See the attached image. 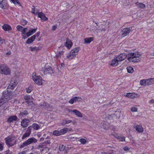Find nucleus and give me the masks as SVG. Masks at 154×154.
Wrapping results in <instances>:
<instances>
[{"mask_svg":"<svg viewBox=\"0 0 154 154\" xmlns=\"http://www.w3.org/2000/svg\"><path fill=\"white\" fill-rule=\"evenodd\" d=\"M14 5H18L19 6H21V4L19 2V0H10Z\"/></svg>","mask_w":154,"mask_h":154,"instance_id":"c9c22d12","label":"nucleus"},{"mask_svg":"<svg viewBox=\"0 0 154 154\" xmlns=\"http://www.w3.org/2000/svg\"><path fill=\"white\" fill-rule=\"evenodd\" d=\"M38 17L44 21H46L48 20V18L45 16L44 14L42 12L38 13Z\"/></svg>","mask_w":154,"mask_h":154,"instance_id":"2eb2a0df","label":"nucleus"},{"mask_svg":"<svg viewBox=\"0 0 154 154\" xmlns=\"http://www.w3.org/2000/svg\"><path fill=\"white\" fill-rule=\"evenodd\" d=\"M32 7L33 8H32V13L35 15H37V14L38 15V13H39V12H35V6H33Z\"/></svg>","mask_w":154,"mask_h":154,"instance_id":"37998d69","label":"nucleus"},{"mask_svg":"<svg viewBox=\"0 0 154 154\" xmlns=\"http://www.w3.org/2000/svg\"><path fill=\"white\" fill-rule=\"evenodd\" d=\"M116 137L120 141H124L125 140V137H122L121 135H116Z\"/></svg>","mask_w":154,"mask_h":154,"instance_id":"473e14b6","label":"nucleus"},{"mask_svg":"<svg viewBox=\"0 0 154 154\" xmlns=\"http://www.w3.org/2000/svg\"><path fill=\"white\" fill-rule=\"evenodd\" d=\"M29 122V120L28 119H24L21 121V125L23 128H26L28 126Z\"/></svg>","mask_w":154,"mask_h":154,"instance_id":"f8f14e48","label":"nucleus"},{"mask_svg":"<svg viewBox=\"0 0 154 154\" xmlns=\"http://www.w3.org/2000/svg\"><path fill=\"white\" fill-rule=\"evenodd\" d=\"M140 56V55L137 53H131L128 55V59L130 62H135L138 60L137 58H139Z\"/></svg>","mask_w":154,"mask_h":154,"instance_id":"39448f33","label":"nucleus"},{"mask_svg":"<svg viewBox=\"0 0 154 154\" xmlns=\"http://www.w3.org/2000/svg\"><path fill=\"white\" fill-rule=\"evenodd\" d=\"M44 144H42V143L37 146H36V149H40L43 148L44 147Z\"/></svg>","mask_w":154,"mask_h":154,"instance_id":"09e8293b","label":"nucleus"},{"mask_svg":"<svg viewBox=\"0 0 154 154\" xmlns=\"http://www.w3.org/2000/svg\"><path fill=\"white\" fill-rule=\"evenodd\" d=\"M30 135H29V134L25 133L22 137L21 138L22 140H24L26 138L29 137Z\"/></svg>","mask_w":154,"mask_h":154,"instance_id":"a18cd8bd","label":"nucleus"},{"mask_svg":"<svg viewBox=\"0 0 154 154\" xmlns=\"http://www.w3.org/2000/svg\"><path fill=\"white\" fill-rule=\"evenodd\" d=\"M37 141V140L34 137H30L23 142L22 144L20 145L19 147L21 149L29 145L30 144L36 143Z\"/></svg>","mask_w":154,"mask_h":154,"instance_id":"7ed1b4c3","label":"nucleus"},{"mask_svg":"<svg viewBox=\"0 0 154 154\" xmlns=\"http://www.w3.org/2000/svg\"><path fill=\"white\" fill-rule=\"evenodd\" d=\"M29 31L27 32V34L28 36H30L35 32L37 29V28L36 27V28L33 29L32 28H29Z\"/></svg>","mask_w":154,"mask_h":154,"instance_id":"aec40b11","label":"nucleus"},{"mask_svg":"<svg viewBox=\"0 0 154 154\" xmlns=\"http://www.w3.org/2000/svg\"><path fill=\"white\" fill-rule=\"evenodd\" d=\"M22 35L23 36L22 38L23 39H25L26 38H27L29 36L28 35L27 33H26V34H24L23 35Z\"/></svg>","mask_w":154,"mask_h":154,"instance_id":"864d4df0","label":"nucleus"},{"mask_svg":"<svg viewBox=\"0 0 154 154\" xmlns=\"http://www.w3.org/2000/svg\"><path fill=\"white\" fill-rule=\"evenodd\" d=\"M32 78L35 83L36 84L40 85L42 83V78L39 75L36 76L35 73H33Z\"/></svg>","mask_w":154,"mask_h":154,"instance_id":"6e6552de","label":"nucleus"},{"mask_svg":"<svg viewBox=\"0 0 154 154\" xmlns=\"http://www.w3.org/2000/svg\"><path fill=\"white\" fill-rule=\"evenodd\" d=\"M80 48L79 47L74 48L72 50L69 54V55L67 56V58L69 59H72L74 57H75L78 54V52L79 51Z\"/></svg>","mask_w":154,"mask_h":154,"instance_id":"0eeeda50","label":"nucleus"},{"mask_svg":"<svg viewBox=\"0 0 154 154\" xmlns=\"http://www.w3.org/2000/svg\"><path fill=\"white\" fill-rule=\"evenodd\" d=\"M6 144L9 146H12L16 143V140L15 137L11 136L6 137L5 139Z\"/></svg>","mask_w":154,"mask_h":154,"instance_id":"423d86ee","label":"nucleus"},{"mask_svg":"<svg viewBox=\"0 0 154 154\" xmlns=\"http://www.w3.org/2000/svg\"><path fill=\"white\" fill-rule=\"evenodd\" d=\"M68 128H64L60 130L61 135L67 133L68 131Z\"/></svg>","mask_w":154,"mask_h":154,"instance_id":"72a5a7b5","label":"nucleus"},{"mask_svg":"<svg viewBox=\"0 0 154 154\" xmlns=\"http://www.w3.org/2000/svg\"><path fill=\"white\" fill-rule=\"evenodd\" d=\"M32 129V127L30 126L27 128V130L25 133L30 135L31 134Z\"/></svg>","mask_w":154,"mask_h":154,"instance_id":"4c0bfd02","label":"nucleus"},{"mask_svg":"<svg viewBox=\"0 0 154 154\" xmlns=\"http://www.w3.org/2000/svg\"><path fill=\"white\" fill-rule=\"evenodd\" d=\"M64 45L67 47L68 49H69L72 47V43L70 39L67 38H66V42L64 44Z\"/></svg>","mask_w":154,"mask_h":154,"instance_id":"4468645a","label":"nucleus"},{"mask_svg":"<svg viewBox=\"0 0 154 154\" xmlns=\"http://www.w3.org/2000/svg\"><path fill=\"white\" fill-rule=\"evenodd\" d=\"M53 134L56 136L61 135V134L60 130V131L55 130L53 131Z\"/></svg>","mask_w":154,"mask_h":154,"instance_id":"2f4dec72","label":"nucleus"},{"mask_svg":"<svg viewBox=\"0 0 154 154\" xmlns=\"http://www.w3.org/2000/svg\"><path fill=\"white\" fill-rule=\"evenodd\" d=\"M27 29V28H23V29L22 31H21L20 32H21L22 33V35L23 34H26V31Z\"/></svg>","mask_w":154,"mask_h":154,"instance_id":"8fccbe9b","label":"nucleus"},{"mask_svg":"<svg viewBox=\"0 0 154 154\" xmlns=\"http://www.w3.org/2000/svg\"><path fill=\"white\" fill-rule=\"evenodd\" d=\"M39 105L41 106H43V107H45L46 108H48L49 106V105L47 103L43 102L40 103L39 104Z\"/></svg>","mask_w":154,"mask_h":154,"instance_id":"cd10ccee","label":"nucleus"},{"mask_svg":"<svg viewBox=\"0 0 154 154\" xmlns=\"http://www.w3.org/2000/svg\"><path fill=\"white\" fill-rule=\"evenodd\" d=\"M66 123H65V120H64L63 122H62L61 125L63 126H65L66 125Z\"/></svg>","mask_w":154,"mask_h":154,"instance_id":"0e129e2a","label":"nucleus"},{"mask_svg":"<svg viewBox=\"0 0 154 154\" xmlns=\"http://www.w3.org/2000/svg\"><path fill=\"white\" fill-rule=\"evenodd\" d=\"M31 126L32 127V128H33V129L35 130H38L40 128L39 125L38 124L35 123H33L32 125Z\"/></svg>","mask_w":154,"mask_h":154,"instance_id":"c85d7f7f","label":"nucleus"},{"mask_svg":"<svg viewBox=\"0 0 154 154\" xmlns=\"http://www.w3.org/2000/svg\"><path fill=\"white\" fill-rule=\"evenodd\" d=\"M5 41V40L2 38L0 37V45H1Z\"/></svg>","mask_w":154,"mask_h":154,"instance_id":"4d7b16f0","label":"nucleus"},{"mask_svg":"<svg viewBox=\"0 0 154 154\" xmlns=\"http://www.w3.org/2000/svg\"><path fill=\"white\" fill-rule=\"evenodd\" d=\"M28 114V111L26 110H22L20 112V113L18 114V116L19 117L21 118V116L24 117Z\"/></svg>","mask_w":154,"mask_h":154,"instance_id":"f3484780","label":"nucleus"},{"mask_svg":"<svg viewBox=\"0 0 154 154\" xmlns=\"http://www.w3.org/2000/svg\"><path fill=\"white\" fill-rule=\"evenodd\" d=\"M12 152L10 151L9 150H8L5 152V154H12Z\"/></svg>","mask_w":154,"mask_h":154,"instance_id":"13d9d810","label":"nucleus"},{"mask_svg":"<svg viewBox=\"0 0 154 154\" xmlns=\"http://www.w3.org/2000/svg\"><path fill=\"white\" fill-rule=\"evenodd\" d=\"M135 4L136 6H137L138 8H140L143 9L146 7L145 5L142 3L137 2H136Z\"/></svg>","mask_w":154,"mask_h":154,"instance_id":"412c9836","label":"nucleus"},{"mask_svg":"<svg viewBox=\"0 0 154 154\" xmlns=\"http://www.w3.org/2000/svg\"><path fill=\"white\" fill-rule=\"evenodd\" d=\"M26 92L27 93H30L33 90V87L31 86H29L28 88H26Z\"/></svg>","mask_w":154,"mask_h":154,"instance_id":"e433bc0d","label":"nucleus"},{"mask_svg":"<svg viewBox=\"0 0 154 154\" xmlns=\"http://www.w3.org/2000/svg\"><path fill=\"white\" fill-rule=\"evenodd\" d=\"M13 85H14V86L15 87L16 86V85L17 84V82L16 81H14L13 82Z\"/></svg>","mask_w":154,"mask_h":154,"instance_id":"e2e57ef3","label":"nucleus"},{"mask_svg":"<svg viewBox=\"0 0 154 154\" xmlns=\"http://www.w3.org/2000/svg\"><path fill=\"white\" fill-rule=\"evenodd\" d=\"M126 69L127 72L129 73H132L134 71L133 68L131 66H128Z\"/></svg>","mask_w":154,"mask_h":154,"instance_id":"f704fd0d","label":"nucleus"},{"mask_svg":"<svg viewBox=\"0 0 154 154\" xmlns=\"http://www.w3.org/2000/svg\"><path fill=\"white\" fill-rule=\"evenodd\" d=\"M147 85H152L154 83V78H150L146 79Z\"/></svg>","mask_w":154,"mask_h":154,"instance_id":"393cba45","label":"nucleus"},{"mask_svg":"<svg viewBox=\"0 0 154 154\" xmlns=\"http://www.w3.org/2000/svg\"><path fill=\"white\" fill-rule=\"evenodd\" d=\"M24 27L21 26L20 25H18L17 26V30L20 31H21L23 29Z\"/></svg>","mask_w":154,"mask_h":154,"instance_id":"3c124183","label":"nucleus"},{"mask_svg":"<svg viewBox=\"0 0 154 154\" xmlns=\"http://www.w3.org/2000/svg\"><path fill=\"white\" fill-rule=\"evenodd\" d=\"M45 139V138L42 137L40 138L39 141L40 142H42L44 140V139Z\"/></svg>","mask_w":154,"mask_h":154,"instance_id":"69168bd1","label":"nucleus"},{"mask_svg":"<svg viewBox=\"0 0 154 154\" xmlns=\"http://www.w3.org/2000/svg\"><path fill=\"white\" fill-rule=\"evenodd\" d=\"M79 141H80L83 144H85L88 142L87 138H86V139L84 138L80 139Z\"/></svg>","mask_w":154,"mask_h":154,"instance_id":"7c9ffc66","label":"nucleus"},{"mask_svg":"<svg viewBox=\"0 0 154 154\" xmlns=\"http://www.w3.org/2000/svg\"><path fill=\"white\" fill-rule=\"evenodd\" d=\"M5 2V0L0 1V8L3 9H5V7H4V5L3 4Z\"/></svg>","mask_w":154,"mask_h":154,"instance_id":"a19ab883","label":"nucleus"},{"mask_svg":"<svg viewBox=\"0 0 154 154\" xmlns=\"http://www.w3.org/2000/svg\"><path fill=\"white\" fill-rule=\"evenodd\" d=\"M0 73L6 75H9L11 73V69L6 64H0Z\"/></svg>","mask_w":154,"mask_h":154,"instance_id":"20e7f679","label":"nucleus"},{"mask_svg":"<svg viewBox=\"0 0 154 154\" xmlns=\"http://www.w3.org/2000/svg\"><path fill=\"white\" fill-rule=\"evenodd\" d=\"M116 57L120 63L121 61L124 60L126 58L127 55L125 53H122Z\"/></svg>","mask_w":154,"mask_h":154,"instance_id":"9d476101","label":"nucleus"},{"mask_svg":"<svg viewBox=\"0 0 154 154\" xmlns=\"http://www.w3.org/2000/svg\"><path fill=\"white\" fill-rule=\"evenodd\" d=\"M54 71L52 69V67L51 66H49L48 67H45L44 70V73L45 74H49L51 75L52 74L54 73Z\"/></svg>","mask_w":154,"mask_h":154,"instance_id":"1a4fd4ad","label":"nucleus"},{"mask_svg":"<svg viewBox=\"0 0 154 154\" xmlns=\"http://www.w3.org/2000/svg\"><path fill=\"white\" fill-rule=\"evenodd\" d=\"M63 52H64L63 51H59L58 53L56 55V58L57 59L58 58H60L61 57L62 54H63Z\"/></svg>","mask_w":154,"mask_h":154,"instance_id":"58836bf2","label":"nucleus"},{"mask_svg":"<svg viewBox=\"0 0 154 154\" xmlns=\"http://www.w3.org/2000/svg\"><path fill=\"white\" fill-rule=\"evenodd\" d=\"M57 25H55L54 26H53L52 27V29L53 31H54L56 30V28H57Z\"/></svg>","mask_w":154,"mask_h":154,"instance_id":"680f3d73","label":"nucleus"},{"mask_svg":"<svg viewBox=\"0 0 154 154\" xmlns=\"http://www.w3.org/2000/svg\"><path fill=\"white\" fill-rule=\"evenodd\" d=\"M40 34V32L39 31L37 32L35 35H33V36H35V39L36 37H38L39 36Z\"/></svg>","mask_w":154,"mask_h":154,"instance_id":"5fc2aeb1","label":"nucleus"},{"mask_svg":"<svg viewBox=\"0 0 154 154\" xmlns=\"http://www.w3.org/2000/svg\"><path fill=\"white\" fill-rule=\"evenodd\" d=\"M20 22L21 24L23 26H25L27 23V21L24 20H22Z\"/></svg>","mask_w":154,"mask_h":154,"instance_id":"49530a36","label":"nucleus"},{"mask_svg":"<svg viewBox=\"0 0 154 154\" xmlns=\"http://www.w3.org/2000/svg\"><path fill=\"white\" fill-rule=\"evenodd\" d=\"M65 123H66V124H69L72 122V120H66V119H65Z\"/></svg>","mask_w":154,"mask_h":154,"instance_id":"052dcab7","label":"nucleus"},{"mask_svg":"<svg viewBox=\"0 0 154 154\" xmlns=\"http://www.w3.org/2000/svg\"><path fill=\"white\" fill-rule=\"evenodd\" d=\"M8 93V91H5L2 93V95L0 99V107L12 97L11 92Z\"/></svg>","mask_w":154,"mask_h":154,"instance_id":"f257e3e1","label":"nucleus"},{"mask_svg":"<svg viewBox=\"0 0 154 154\" xmlns=\"http://www.w3.org/2000/svg\"><path fill=\"white\" fill-rule=\"evenodd\" d=\"M69 112H72L73 113H75V114L78 117H79L82 118L83 116L82 114V113L80 112L79 111L77 110L76 109H74L73 110H70Z\"/></svg>","mask_w":154,"mask_h":154,"instance_id":"a211bd4d","label":"nucleus"},{"mask_svg":"<svg viewBox=\"0 0 154 154\" xmlns=\"http://www.w3.org/2000/svg\"><path fill=\"white\" fill-rule=\"evenodd\" d=\"M29 48L31 51H35V50L38 51L39 50V48L37 47L36 46H35L34 47H29Z\"/></svg>","mask_w":154,"mask_h":154,"instance_id":"79ce46f5","label":"nucleus"},{"mask_svg":"<svg viewBox=\"0 0 154 154\" xmlns=\"http://www.w3.org/2000/svg\"><path fill=\"white\" fill-rule=\"evenodd\" d=\"M35 39V36H32L27 39L26 42V43L27 44L32 43Z\"/></svg>","mask_w":154,"mask_h":154,"instance_id":"5701e85b","label":"nucleus"},{"mask_svg":"<svg viewBox=\"0 0 154 154\" xmlns=\"http://www.w3.org/2000/svg\"><path fill=\"white\" fill-rule=\"evenodd\" d=\"M94 40V38H86L84 39V42L87 44H89Z\"/></svg>","mask_w":154,"mask_h":154,"instance_id":"b1692460","label":"nucleus"},{"mask_svg":"<svg viewBox=\"0 0 154 154\" xmlns=\"http://www.w3.org/2000/svg\"><path fill=\"white\" fill-rule=\"evenodd\" d=\"M135 129L137 131L139 132H142L143 131V129L141 125H136L135 126Z\"/></svg>","mask_w":154,"mask_h":154,"instance_id":"a878e982","label":"nucleus"},{"mask_svg":"<svg viewBox=\"0 0 154 154\" xmlns=\"http://www.w3.org/2000/svg\"><path fill=\"white\" fill-rule=\"evenodd\" d=\"M42 144H46L47 145L51 143L50 140H48L46 141H45L44 142L42 143Z\"/></svg>","mask_w":154,"mask_h":154,"instance_id":"603ef678","label":"nucleus"},{"mask_svg":"<svg viewBox=\"0 0 154 154\" xmlns=\"http://www.w3.org/2000/svg\"><path fill=\"white\" fill-rule=\"evenodd\" d=\"M14 121L18 122L19 121V119L16 116H11L8 119L7 122L9 123H11Z\"/></svg>","mask_w":154,"mask_h":154,"instance_id":"9b49d317","label":"nucleus"},{"mask_svg":"<svg viewBox=\"0 0 154 154\" xmlns=\"http://www.w3.org/2000/svg\"><path fill=\"white\" fill-rule=\"evenodd\" d=\"M82 100V98L80 97H75L72 98L69 101V103L73 104L74 102H79Z\"/></svg>","mask_w":154,"mask_h":154,"instance_id":"ddd939ff","label":"nucleus"},{"mask_svg":"<svg viewBox=\"0 0 154 154\" xmlns=\"http://www.w3.org/2000/svg\"><path fill=\"white\" fill-rule=\"evenodd\" d=\"M26 152L25 151H23L19 152L18 154H25Z\"/></svg>","mask_w":154,"mask_h":154,"instance_id":"774afa93","label":"nucleus"},{"mask_svg":"<svg viewBox=\"0 0 154 154\" xmlns=\"http://www.w3.org/2000/svg\"><path fill=\"white\" fill-rule=\"evenodd\" d=\"M131 111L133 112H136L137 111V109L136 107H133L131 108Z\"/></svg>","mask_w":154,"mask_h":154,"instance_id":"6e6d98bb","label":"nucleus"},{"mask_svg":"<svg viewBox=\"0 0 154 154\" xmlns=\"http://www.w3.org/2000/svg\"><path fill=\"white\" fill-rule=\"evenodd\" d=\"M2 28L5 31H9L12 30V28L10 26L7 24H5L2 26Z\"/></svg>","mask_w":154,"mask_h":154,"instance_id":"dca6fc26","label":"nucleus"},{"mask_svg":"<svg viewBox=\"0 0 154 154\" xmlns=\"http://www.w3.org/2000/svg\"><path fill=\"white\" fill-rule=\"evenodd\" d=\"M134 95L132 93H127L126 96L127 97L132 98L134 97Z\"/></svg>","mask_w":154,"mask_h":154,"instance_id":"ea45409f","label":"nucleus"},{"mask_svg":"<svg viewBox=\"0 0 154 154\" xmlns=\"http://www.w3.org/2000/svg\"><path fill=\"white\" fill-rule=\"evenodd\" d=\"M15 88V87L14 86V85H13V82H11L10 85H9V86H8L7 90H6L5 91H8L9 93V92H11V95H12V91H9V89H11L12 90H13L14 89V88Z\"/></svg>","mask_w":154,"mask_h":154,"instance_id":"4be33fe9","label":"nucleus"},{"mask_svg":"<svg viewBox=\"0 0 154 154\" xmlns=\"http://www.w3.org/2000/svg\"><path fill=\"white\" fill-rule=\"evenodd\" d=\"M140 84L141 85L146 86L147 85L146 79H142L140 81Z\"/></svg>","mask_w":154,"mask_h":154,"instance_id":"c756f323","label":"nucleus"},{"mask_svg":"<svg viewBox=\"0 0 154 154\" xmlns=\"http://www.w3.org/2000/svg\"><path fill=\"white\" fill-rule=\"evenodd\" d=\"M123 149L125 151H129L130 149L127 146H126L123 148Z\"/></svg>","mask_w":154,"mask_h":154,"instance_id":"bf43d9fd","label":"nucleus"},{"mask_svg":"<svg viewBox=\"0 0 154 154\" xmlns=\"http://www.w3.org/2000/svg\"><path fill=\"white\" fill-rule=\"evenodd\" d=\"M119 62L116 57H114L113 60L112 61V63L111 65L112 66H117L119 64Z\"/></svg>","mask_w":154,"mask_h":154,"instance_id":"6ab92c4d","label":"nucleus"},{"mask_svg":"<svg viewBox=\"0 0 154 154\" xmlns=\"http://www.w3.org/2000/svg\"><path fill=\"white\" fill-rule=\"evenodd\" d=\"M134 26H130L129 27L125 28H122L119 30L118 33L119 35H120L122 37H123L128 35L129 33L132 31V28Z\"/></svg>","mask_w":154,"mask_h":154,"instance_id":"f03ea898","label":"nucleus"},{"mask_svg":"<svg viewBox=\"0 0 154 154\" xmlns=\"http://www.w3.org/2000/svg\"><path fill=\"white\" fill-rule=\"evenodd\" d=\"M3 149V146L0 143V151H2Z\"/></svg>","mask_w":154,"mask_h":154,"instance_id":"338daca9","label":"nucleus"},{"mask_svg":"<svg viewBox=\"0 0 154 154\" xmlns=\"http://www.w3.org/2000/svg\"><path fill=\"white\" fill-rule=\"evenodd\" d=\"M65 148V146L64 145L62 144H60L59 146V149L61 151H63Z\"/></svg>","mask_w":154,"mask_h":154,"instance_id":"de8ad7c7","label":"nucleus"},{"mask_svg":"<svg viewBox=\"0 0 154 154\" xmlns=\"http://www.w3.org/2000/svg\"><path fill=\"white\" fill-rule=\"evenodd\" d=\"M115 151L113 150H110L106 152H104L103 154H115Z\"/></svg>","mask_w":154,"mask_h":154,"instance_id":"c03bdc74","label":"nucleus"},{"mask_svg":"<svg viewBox=\"0 0 154 154\" xmlns=\"http://www.w3.org/2000/svg\"><path fill=\"white\" fill-rule=\"evenodd\" d=\"M24 99H25V102L27 103L28 104H30L31 101L30 100V96H26L24 97Z\"/></svg>","mask_w":154,"mask_h":154,"instance_id":"bb28decb","label":"nucleus"}]
</instances>
